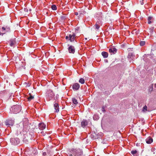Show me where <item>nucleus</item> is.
<instances>
[{"label":"nucleus","mask_w":156,"mask_h":156,"mask_svg":"<svg viewBox=\"0 0 156 156\" xmlns=\"http://www.w3.org/2000/svg\"><path fill=\"white\" fill-rule=\"evenodd\" d=\"M101 21H97V22L94 26L95 29L97 30H98L100 28V26L101 25Z\"/></svg>","instance_id":"obj_13"},{"label":"nucleus","mask_w":156,"mask_h":156,"mask_svg":"<svg viewBox=\"0 0 156 156\" xmlns=\"http://www.w3.org/2000/svg\"><path fill=\"white\" fill-rule=\"evenodd\" d=\"M4 34V33L0 32V35L3 36Z\"/></svg>","instance_id":"obj_32"},{"label":"nucleus","mask_w":156,"mask_h":156,"mask_svg":"<svg viewBox=\"0 0 156 156\" xmlns=\"http://www.w3.org/2000/svg\"><path fill=\"white\" fill-rule=\"evenodd\" d=\"M85 39L86 40H87V38H85Z\"/></svg>","instance_id":"obj_36"},{"label":"nucleus","mask_w":156,"mask_h":156,"mask_svg":"<svg viewBox=\"0 0 156 156\" xmlns=\"http://www.w3.org/2000/svg\"><path fill=\"white\" fill-rule=\"evenodd\" d=\"M72 101L73 103L75 105H76L78 104L77 100L74 98L72 99Z\"/></svg>","instance_id":"obj_23"},{"label":"nucleus","mask_w":156,"mask_h":156,"mask_svg":"<svg viewBox=\"0 0 156 156\" xmlns=\"http://www.w3.org/2000/svg\"><path fill=\"white\" fill-rule=\"evenodd\" d=\"M2 32L4 33V34L6 33L7 32H9L10 31V28L9 27H3L2 28Z\"/></svg>","instance_id":"obj_11"},{"label":"nucleus","mask_w":156,"mask_h":156,"mask_svg":"<svg viewBox=\"0 0 156 156\" xmlns=\"http://www.w3.org/2000/svg\"><path fill=\"white\" fill-rule=\"evenodd\" d=\"M51 9L52 10H55L57 9V7L56 5H53L51 6Z\"/></svg>","instance_id":"obj_27"},{"label":"nucleus","mask_w":156,"mask_h":156,"mask_svg":"<svg viewBox=\"0 0 156 156\" xmlns=\"http://www.w3.org/2000/svg\"><path fill=\"white\" fill-rule=\"evenodd\" d=\"M153 85H152L150 87V88H149V90L152 91V90H153Z\"/></svg>","instance_id":"obj_31"},{"label":"nucleus","mask_w":156,"mask_h":156,"mask_svg":"<svg viewBox=\"0 0 156 156\" xmlns=\"http://www.w3.org/2000/svg\"><path fill=\"white\" fill-rule=\"evenodd\" d=\"M34 98V96H32L30 94L29 96L27 98V99L28 101H30L31 100L33 99Z\"/></svg>","instance_id":"obj_24"},{"label":"nucleus","mask_w":156,"mask_h":156,"mask_svg":"<svg viewBox=\"0 0 156 156\" xmlns=\"http://www.w3.org/2000/svg\"><path fill=\"white\" fill-rule=\"evenodd\" d=\"M153 141V139L151 137H149L146 139V141L147 143L150 144Z\"/></svg>","instance_id":"obj_16"},{"label":"nucleus","mask_w":156,"mask_h":156,"mask_svg":"<svg viewBox=\"0 0 156 156\" xmlns=\"http://www.w3.org/2000/svg\"><path fill=\"white\" fill-rule=\"evenodd\" d=\"M80 87V86L79 84L77 83H75L73 84L72 86L73 89L74 90H78Z\"/></svg>","instance_id":"obj_8"},{"label":"nucleus","mask_w":156,"mask_h":156,"mask_svg":"<svg viewBox=\"0 0 156 156\" xmlns=\"http://www.w3.org/2000/svg\"><path fill=\"white\" fill-rule=\"evenodd\" d=\"M79 82L81 84H84L85 83V80L83 78H81L79 80Z\"/></svg>","instance_id":"obj_25"},{"label":"nucleus","mask_w":156,"mask_h":156,"mask_svg":"<svg viewBox=\"0 0 156 156\" xmlns=\"http://www.w3.org/2000/svg\"><path fill=\"white\" fill-rule=\"evenodd\" d=\"M54 109L55 110V112H58L59 111V105L57 103H56V102L54 103Z\"/></svg>","instance_id":"obj_14"},{"label":"nucleus","mask_w":156,"mask_h":156,"mask_svg":"<svg viewBox=\"0 0 156 156\" xmlns=\"http://www.w3.org/2000/svg\"><path fill=\"white\" fill-rule=\"evenodd\" d=\"M46 98L48 101L52 99L53 98H55V94L51 90H48L46 92Z\"/></svg>","instance_id":"obj_3"},{"label":"nucleus","mask_w":156,"mask_h":156,"mask_svg":"<svg viewBox=\"0 0 156 156\" xmlns=\"http://www.w3.org/2000/svg\"><path fill=\"white\" fill-rule=\"evenodd\" d=\"M75 14L76 15H78V12H75Z\"/></svg>","instance_id":"obj_33"},{"label":"nucleus","mask_w":156,"mask_h":156,"mask_svg":"<svg viewBox=\"0 0 156 156\" xmlns=\"http://www.w3.org/2000/svg\"><path fill=\"white\" fill-rule=\"evenodd\" d=\"M75 30H77L76 28H75Z\"/></svg>","instance_id":"obj_37"},{"label":"nucleus","mask_w":156,"mask_h":156,"mask_svg":"<svg viewBox=\"0 0 156 156\" xmlns=\"http://www.w3.org/2000/svg\"><path fill=\"white\" fill-rule=\"evenodd\" d=\"M93 118L94 120H97L99 119V117L98 115L94 114L93 115Z\"/></svg>","instance_id":"obj_22"},{"label":"nucleus","mask_w":156,"mask_h":156,"mask_svg":"<svg viewBox=\"0 0 156 156\" xmlns=\"http://www.w3.org/2000/svg\"><path fill=\"white\" fill-rule=\"evenodd\" d=\"M39 129L41 130H43L46 128V125L43 123H40L38 125Z\"/></svg>","instance_id":"obj_12"},{"label":"nucleus","mask_w":156,"mask_h":156,"mask_svg":"<svg viewBox=\"0 0 156 156\" xmlns=\"http://www.w3.org/2000/svg\"><path fill=\"white\" fill-rule=\"evenodd\" d=\"M109 52L111 54H114L117 51V49L115 48L112 47L109 49Z\"/></svg>","instance_id":"obj_15"},{"label":"nucleus","mask_w":156,"mask_h":156,"mask_svg":"<svg viewBox=\"0 0 156 156\" xmlns=\"http://www.w3.org/2000/svg\"><path fill=\"white\" fill-rule=\"evenodd\" d=\"M43 154H44V153H43Z\"/></svg>","instance_id":"obj_38"},{"label":"nucleus","mask_w":156,"mask_h":156,"mask_svg":"<svg viewBox=\"0 0 156 156\" xmlns=\"http://www.w3.org/2000/svg\"><path fill=\"white\" fill-rule=\"evenodd\" d=\"M101 54L103 57L105 58H106L108 57V54L107 52H102L101 53Z\"/></svg>","instance_id":"obj_20"},{"label":"nucleus","mask_w":156,"mask_h":156,"mask_svg":"<svg viewBox=\"0 0 156 156\" xmlns=\"http://www.w3.org/2000/svg\"><path fill=\"white\" fill-rule=\"evenodd\" d=\"M95 17L98 20L97 21H101L102 20V15L101 12L96 13L95 16Z\"/></svg>","instance_id":"obj_6"},{"label":"nucleus","mask_w":156,"mask_h":156,"mask_svg":"<svg viewBox=\"0 0 156 156\" xmlns=\"http://www.w3.org/2000/svg\"><path fill=\"white\" fill-rule=\"evenodd\" d=\"M43 154H44V153H43Z\"/></svg>","instance_id":"obj_39"},{"label":"nucleus","mask_w":156,"mask_h":156,"mask_svg":"<svg viewBox=\"0 0 156 156\" xmlns=\"http://www.w3.org/2000/svg\"><path fill=\"white\" fill-rule=\"evenodd\" d=\"M131 153L134 156H138L139 155V152L136 150H133L131 152Z\"/></svg>","instance_id":"obj_17"},{"label":"nucleus","mask_w":156,"mask_h":156,"mask_svg":"<svg viewBox=\"0 0 156 156\" xmlns=\"http://www.w3.org/2000/svg\"><path fill=\"white\" fill-rule=\"evenodd\" d=\"M10 141L12 144L16 145L19 144L20 140V139L17 138H12L10 139Z\"/></svg>","instance_id":"obj_5"},{"label":"nucleus","mask_w":156,"mask_h":156,"mask_svg":"<svg viewBox=\"0 0 156 156\" xmlns=\"http://www.w3.org/2000/svg\"><path fill=\"white\" fill-rule=\"evenodd\" d=\"M150 32V35L152 34L154 32V30L153 28H151L149 29Z\"/></svg>","instance_id":"obj_30"},{"label":"nucleus","mask_w":156,"mask_h":156,"mask_svg":"<svg viewBox=\"0 0 156 156\" xmlns=\"http://www.w3.org/2000/svg\"><path fill=\"white\" fill-rule=\"evenodd\" d=\"M147 106L146 105H145L143 108L142 111L144 112H145L147 111Z\"/></svg>","instance_id":"obj_28"},{"label":"nucleus","mask_w":156,"mask_h":156,"mask_svg":"<svg viewBox=\"0 0 156 156\" xmlns=\"http://www.w3.org/2000/svg\"><path fill=\"white\" fill-rule=\"evenodd\" d=\"M154 86H155V88H156V83L155 84Z\"/></svg>","instance_id":"obj_35"},{"label":"nucleus","mask_w":156,"mask_h":156,"mask_svg":"<svg viewBox=\"0 0 156 156\" xmlns=\"http://www.w3.org/2000/svg\"><path fill=\"white\" fill-rule=\"evenodd\" d=\"M152 19V17L151 16H149L148 17V23L149 24H150L151 23V20Z\"/></svg>","instance_id":"obj_26"},{"label":"nucleus","mask_w":156,"mask_h":156,"mask_svg":"<svg viewBox=\"0 0 156 156\" xmlns=\"http://www.w3.org/2000/svg\"><path fill=\"white\" fill-rule=\"evenodd\" d=\"M68 51L70 53H74L75 52V49L74 46L71 45L68 48Z\"/></svg>","instance_id":"obj_10"},{"label":"nucleus","mask_w":156,"mask_h":156,"mask_svg":"<svg viewBox=\"0 0 156 156\" xmlns=\"http://www.w3.org/2000/svg\"><path fill=\"white\" fill-rule=\"evenodd\" d=\"M16 42L14 39H11L10 41V45L11 47H13L15 44Z\"/></svg>","instance_id":"obj_19"},{"label":"nucleus","mask_w":156,"mask_h":156,"mask_svg":"<svg viewBox=\"0 0 156 156\" xmlns=\"http://www.w3.org/2000/svg\"><path fill=\"white\" fill-rule=\"evenodd\" d=\"M70 152L69 156H82L83 155V152L80 149H72Z\"/></svg>","instance_id":"obj_1"},{"label":"nucleus","mask_w":156,"mask_h":156,"mask_svg":"<svg viewBox=\"0 0 156 156\" xmlns=\"http://www.w3.org/2000/svg\"><path fill=\"white\" fill-rule=\"evenodd\" d=\"M14 124V121L12 120L9 119L5 122V124L7 126H12Z\"/></svg>","instance_id":"obj_9"},{"label":"nucleus","mask_w":156,"mask_h":156,"mask_svg":"<svg viewBox=\"0 0 156 156\" xmlns=\"http://www.w3.org/2000/svg\"><path fill=\"white\" fill-rule=\"evenodd\" d=\"M21 110V107L19 105H16L12 106L10 109L11 113L16 114L19 112Z\"/></svg>","instance_id":"obj_2"},{"label":"nucleus","mask_w":156,"mask_h":156,"mask_svg":"<svg viewBox=\"0 0 156 156\" xmlns=\"http://www.w3.org/2000/svg\"><path fill=\"white\" fill-rule=\"evenodd\" d=\"M141 5H143L144 4V3L143 2H141Z\"/></svg>","instance_id":"obj_34"},{"label":"nucleus","mask_w":156,"mask_h":156,"mask_svg":"<svg viewBox=\"0 0 156 156\" xmlns=\"http://www.w3.org/2000/svg\"><path fill=\"white\" fill-rule=\"evenodd\" d=\"M23 127L24 128H26L29 125L28 120L27 118L23 119Z\"/></svg>","instance_id":"obj_7"},{"label":"nucleus","mask_w":156,"mask_h":156,"mask_svg":"<svg viewBox=\"0 0 156 156\" xmlns=\"http://www.w3.org/2000/svg\"><path fill=\"white\" fill-rule=\"evenodd\" d=\"M134 55L132 53L130 52L129 53L128 58H131L133 60L134 59Z\"/></svg>","instance_id":"obj_21"},{"label":"nucleus","mask_w":156,"mask_h":156,"mask_svg":"<svg viewBox=\"0 0 156 156\" xmlns=\"http://www.w3.org/2000/svg\"><path fill=\"white\" fill-rule=\"evenodd\" d=\"M75 34L72 33V34H68L66 37V39H68L70 42L76 41V37Z\"/></svg>","instance_id":"obj_4"},{"label":"nucleus","mask_w":156,"mask_h":156,"mask_svg":"<svg viewBox=\"0 0 156 156\" xmlns=\"http://www.w3.org/2000/svg\"><path fill=\"white\" fill-rule=\"evenodd\" d=\"M145 41H141L140 42V45L141 46H143L145 44Z\"/></svg>","instance_id":"obj_29"},{"label":"nucleus","mask_w":156,"mask_h":156,"mask_svg":"<svg viewBox=\"0 0 156 156\" xmlns=\"http://www.w3.org/2000/svg\"><path fill=\"white\" fill-rule=\"evenodd\" d=\"M87 124V122L85 120H83L81 122V126L84 128Z\"/></svg>","instance_id":"obj_18"}]
</instances>
